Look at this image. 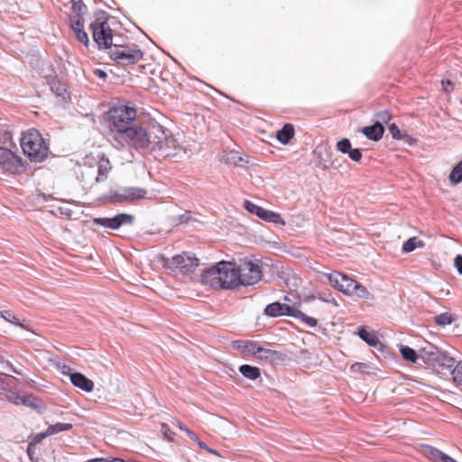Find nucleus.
<instances>
[{"label": "nucleus", "instance_id": "nucleus-14", "mask_svg": "<svg viewBox=\"0 0 462 462\" xmlns=\"http://www.w3.org/2000/svg\"><path fill=\"white\" fill-rule=\"evenodd\" d=\"M22 159L7 148L0 147V167L11 173H17L22 168Z\"/></svg>", "mask_w": 462, "mask_h": 462}, {"label": "nucleus", "instance_id": "nucleus-36", "mask_svg": "<svg viewBox=\"0 0 462 462\" xmlns=\"http://www.w3.org/2000/svg\"><path fill=\"white\" fill-rule=\"evenodd\" d=\"M0 317L14 325L19 326L23 328H24V326L20 322V319L17 318L12 310H1Z\"/></svg>", "mask_w": 462, "mask_h": 462}, {"label": "nucleus", "instance_id": "nucleus-8", "mask_svg": "<svg viewBox=\"0 0 462 462\" xmlns=\"http://www.w3.org/2000/svg\"><path fill=\"white\" fill-rule=\"evenodd\" d=\"M419 352L420 360L433 368L449 369L455 365V358L429 342L420 346Z\"/></svg>", "mask_w": 462, "mask_h": 462}, {"label": "nucleus", "instance_id": "nucleus-52", "mask_svg": "<svg viewBox=\"0 0 462 462\" xmlns=\"http://www.w3.org/2000/svg\"><path fill=\"white\" fill-rule=\"evenodd\" d=\"M192 440H194L195 442L198 441L199 438L197 437L196 434H194L191 430H187V433H186Z\"/></svg>", "mask_w": 462, "mask_h": 462}, {"label": "nucleus", "instance_id": "nucleus-17", "mask_svg": "<svg viewBox=\"0 0 462 462\" xmlns=\"http://www.w3.org/2000/svg\"><path fill=\"white\" fill-rule=\"evenodd\" d=\"M69 378L71 383L82 391L90 393L94 389V383L81 373H71Z\"/></svg>", "mask_w": 462, "mask_h": 462}, {"label": "nucleus", "instance_id": "nucleus-29", "mask_svg": "<svg viewBox=\"0 0 462 462\" xmlns=\"http://www.w3.org/2000/svg\"><path fill=\"white\" fill-rule=\"evenodd\" d=\"M357 334L369 346H375L378 344V337L374 331H368L365 328H360Z\"/></svg>", "mask_w": 462, "mask_h": 462}, {"label": "nucleus", "instance_id": "nucleus-34", "mask_svg": "<svg viewBox=\"0 0 462 462\" xmlns=\"http://www.w3.org/2000/svg\"><path fill=\"white\" fill-rule=\"evenodd\" d=\"M424 245L423 242L418 239L416 236L411 237L408 239L402 245L403 253H411L416 248L422 247Z\"/></svg>", "mask_w": 462, "mask_h": 462}, {"label": "nucleus", "instance_id": "nucleus-12", "mask_svg": "<svg viewBox=\"0 0 462 462\" xmlns=\"http://www.w3.org/2000/svg\"><path fill=\"white\" fill-rule=\"evenodd\" d=\"M239 286H249L257 283L262 279V270L258 261L244 259L237 265Z\"/></svg>", "mask_w": 462, "mask_h": 462}, {"label": "nucleus", "instance_id": "nucleus-6", "mask_svg": "<svg viewBox=\"0 0 462 462\" xmlns=\"http://www.w3.org/2000/svg\"><path fill=\"white\" fill-rule=\"evenodd\" d=\"M158 262L165 269L170 270L174 274L189 276L199 266V259L191 253H182L172 257H166L163 254L158 255Z\"/></svg>", "mask_w": 462, "mask_h": 462}, {"label": "nucleus", "instance_id": "nucleus-47", "mask_svg": "<svg viewBox=\"0 0 462 462\" xmlns=\"http://www.w3.org/2000/svg\"><path fill=\"white\" fill-rule=\"evenodd\" d=\"M455 266L457 267V272L462 274V255L458 254L455 257Z\"/></svg>", "mask_w": 462, "mask_h": 462}, {"label": "nucleus", "instance_id": "nucleus-32", "mask_svg": "<svg viewBox=\"0 0 462 462\" xmlns=\"http://www.w3.org/2000/svg\"><path fill=\"white\" fill-rule=\"evenodd\" d=\"M402 357L410 362L416 363L418 360H420V352L418 353L410 346H402L400 349Z\"/></svg>", "mask_w": 462, "mask_h": 462}, {"label": "nucleus", "instance_id": "nucleus-51", "mask_svg": "<svg viewBox=\"0 0 462 462\" xmlns=\"http://www.w3.org/2000/svg\"><path fill=\"white\" fill-rule=\"evenodd\" d=\"M95 74L100 79H106V73L102 69H96Z\"/></svg>", "mask_w": 462, "mask_h": 462}, {"label": "nucleus", "instance_id": "nucleus-49", "mask_svg": "<svg viewBox=\"0 0 462 462\" xmlns=\"http://www.w3.org/2000/svg\"><path fill=\"white\" fill-rule=\"evenodd\" d=\"M58 368L63 374H70V367L65 364H58Z\"/></svg>", "mask_w": 462, "mask_h": 462}, {"label": "nucleus", "instance_id": "nucleus-41", "mask_svg": "<svg viewBox=\"0 0 462 462\" xmlns=\"http://www.w3.org/2000/svg\"><path fill=\"white\" fill-rule=\"evenodd\" d=\"M337 148L339 152L342 153H347L349 150L351 149V143L349 139L344 138L337 142Z\"/></svg>", "mask_w": 462, "mask_h": 462}, {"label": "nucleus", "instance_id": "nucleus-20", "mask_svg": "<svg viewBox=\"0 0 462 462\" xmlns=\"http://www.w3.org/2000/svg\"><path fill=\"white\" fill-rule=\"evenodd\" d=\"M233 346L236 349L240 350L242 353H246L254 356L258 346V344L254 341L236 340L233 342Z\"/></svg>", "mask_w": 462, "mask_h": 462}, {"label": "nucleus", "instance_id": "nucleus-44", "mask_svg": "<svg viewBox=\"0 0 462 462\" xmlns=\"http://www.w3.org/2000/svg\"><path fill=\"white\" fill-rule=\"evenodd\" d=\"M389 132L394 139L401 140L402 138L401 131L395 124L389 125Z\"/></svg>", "mask_w": 462, "mask_h": 462}, {"label": "nucleus", "instance_id": "nucleus-48", "mask_svg": "<svg viewBox=\"0 0 462 462\" xmlns=\"http://www.w3.org/2000/svg\"><path fill=\"white\" fill-rule=\"evenodd\" d=\"M163 434L169 441L173 440V433L168 429L166 425H162Z\"/></svg>", "mask_w": 462, "mask_h": 462}, {"label": "nucleus", "instance_id": "nucleus-30", "mask_svg": "<svg viewBox=\"0 0 462 462\" xmlns=\"http://www.w3.org/2000/svg\"><path fill=\"white\" fill-rule=\"evenodd\" d=\"M426 451H427V454L434 460L436 461H443V462H451L452 461V457H450L449 456L444 454L442 451H440L439 449L434 448V447H431V446H428L426 448Z\"/></svg>", "mask_w": 462, "mask_h": 462}, {"label": "nucleus", "instance_id": "nucleus-39", "mask_svg": "<svg viewBox=\"0 0 462 462\" xmlns=\"http://www.w3.org/2000/svg\"><path fill=\"white\" fill-rule=\"evenodd\" d=\"M244 207H245V208L248 212L257 216L258 217H260V215H261V213H262V211L263 209V208H262V207H260V206H258V205H256V204H254V203H253V202H251L249 200H245L244 202Z\"/></svg>", "mask_w": 462, "mask_h": 462}, {"label": "nucleus", "instance_id": "nucleus-43", "mask_svg": "<svg viewBox=\"0 0 462 462\" xmlns=\"http://www.w3.org/2000/svg\"><path fill=\"white\" fill-rule=\"evenodd\" d=\"M50 434H47V430L43 432L36 434L32 440L29 443V445H32L33 448L39 443H41L45 438L49 437Z\"/></svg>", "mask_w": 462, "mask_h": 462}, {"label": "nucleus", "instance_id": "nucleus-15", "mask_svg": "<svg viewBox=\"0 0 462 462\" xmlns=\"http://www.w3.org/2000/svg\"><path fill=\"white\" fill-rule=\"evenodd\" d=\"M94 222L104 227L111 229H118L122 225L132 224L134 222V217L129 214H118L114 217H97L94 219Z\"/></svg>", "mask_w": 462, "mask_h": 462}, {"label": "nucleus", "instance_id": "nucleus-22", "mask_svg": "<svg viewBox=\"0 0 462 462\" xmlns=\"http://www.w3.org/2000/svg\"><path fill=\"white\" fill-rule=\"evenodd\" d=\"M258 359L273 362L279 357V353L268 348H263L258 345L255 353L254 354Z\"/></svg>", "mask_w": 462, "mask_h": 462}, {"label": "nucleus", "instance_id": "nucleus-26", "mask_svg": "<svg viewBox=\"0 0 462 462\" xmlns=\"http://www.w3.org/2000/svg\"><path fill=\"white\" fill-rule=\"evenodd\" d=\"M104 199L108 203L128 202L126 187L114 191L111 195L105 197Z\"/></svg>", "mask_w": 462, "mask_h": 462}, {"label": "nucleus", "instance_id": "nucleus-40", "mask_svg": "<svg viewBox=\"0 0 462 462\" xmlns=\"http://www.w3.org/2000/svg\"><path fill=\"white\" fill-rule=\"evenodd\" d=\"M376 122H381V125L387 124L391 118L392 116L388 110H383L375 114Z\"/></svg>", "mask_w": 462, "mask_h": 462}, {"label": "nucleus", "instance_id": "nucleus-2", "mask_svg": "<svg viewBox=\"0 0 462 462\" xmlns=\"http://www.w3.org/2000/svg\"><path fill=\"white\" fill-rule=\"evenodd\" d=\"M204 284L213 288L233 289L239 286L236 263L233 262H219L201 275Z\"/></svg>", "mask_w": 462, "mask_h": 462}, {"label": "nucleus", "instance_id": "nucleus-53", "mask_svg": "<svg viewBox=\"0 0 462 462\" xmlns=\"http://www.w3.org/2000/svg\"><path fill=\"white\" fill-rule=\"evenodd\" d=\"M197 443L200 448L205 450L208 449V447L203 441L199 440V439H198Z\"/></svg>", "mask_w": 462, "mask_h": 462}, {"label": "nucleus", "instance_id": "nucleus-3", "mask_svg": "<svg viewBox=\"0 0 462 462\" xmlns=\"http://www.w3.org/2000/svg\"><path fill=\"white\" fill-rule=\"evenodd\" d=\"M114 141L120 148L128 147L143 150L151 145V126L148 130L138 125L121 130L113 135Z\"/></svg>", "mask_w": 462, "mask_h": 462}, {"label": "nucleus", "instance_id": "nucleus-5", "mask_svg": "<svg viewBox=\"0 0 462 462\" xmlns=\"http://www.w3.org/2000/svg\"><path fill=\"white\" fill-rule=\"evenodd\" d=\"M21 147L30 161L34 162L44 161L49 153V147L42 135L35 129H30L23 134Z\"/></svg>", "mask_w": 462, "mask_h": 462}, {"label": "nucleus", "instance_id": "nucleus-23", "mask_svg": "<svg viewBox=\"0 0 462 462\" xmlns=\"http://www.w3.org/2000/svg\"><path fill=\"white\" fill-rule=\"evenodd\" d=\"M70 3H71L72 13L69 16V22H72V20L74 19L75 16H77V18H79V21H84L83 14L87 11V6L83 3V1L82 0H71Z\"/></svg>", "mask_w": 462, "mask_h": 462}, {"label": "nucleus", "instance_id": "nucleus-10", "mask_svg": "<svg viewBox=\"0 0 462 462\" xmlns=\"http://www.w3.org/2000/svg\"><path fill=\"white\" fill-rule=\"evenodd\" d=\"M112 131L119 134L121 130L131 127L136 118V110L128 106L113 107L108 112Z\"/></svg>", "mask_w": 462, "mask_h": 462}, {"label": "nucleus", "instance_id": "nucleus-9", "mask_svg": "<svg viewBox=\"0 0 462 462\" xmlns=\"http://www.w3.org/2000/svg\"><path fill=\"white\" fill-rule=\"evenodd\" d=\"M110 170V162L105 156L99 159L96 166H81L80 176L83 187L91 189L94 184L106 180Z\"/></svg>", "mask_w": 462, "mask_h": 462}, {"label": "nucleus", "instance_id": "nucleus-54", "mask_svg": "<svg viewBox=\"0 0 462 462\" xmlns=\"http://www.w3.org/2000/svg\"><path fill=\"white\" fill-rule=\"evenodd\" d=\"M178 428L181 430H183L184 432L187 433V430H189L187 427L181 425V424H178Z\"/></svg>", "mask_w": 462, "mask_h": 462}, {"label": "nucleus", "instance_id": "nucleus-25", "mask_svg": "<svg viewBox=\"0 0 462 462\" xmlns=\"http://www.w3.org/2000/svg\"><path fill=\"white\" fill-rule=\"evenodd\" d=\"M259 218H261L266 222L273 223L276 225H281V226L285 225V221L282 219V217L280 214L271 211V210H267L265 208L263 209Z\"/></svg>", "mask_w": 462, "mask_h": 462}, {"label": "nucleus", "instance_id": "nucleus-27", "mask_svg": "<svg viewBox=\"0 0 462 462\" xmlns=\"http://www.w3.org/2000/svg\"><path fill=\"white\" fill-rule=\"evenodd\" d=\"M128 202H135L146 198L147 190L138 187H126Z\"/></svg>", "mask_w": 462, "mask_h": 462}, {"label": "nucleus", "instance_id": "nucleus-45", "mask_svg": "<svg viewBox=\"0 0 462 462\" xmlns=\"http://www.w3.org/2000/svg\"><path fill=\"white\" fill-rule=\"evenodd\" d=\"M348 156L354 162H359L362 159V152L359 149H350L347 152Z\"/></svg>", "mask_w": 462, "mask_h": 462}, {"label": "nucleus", "instance_id": "nucleus-55", "mask_svg": "<svg viewBox=\"0 0 462 462\" xmlns=\"http://www.w3.org/2000/svg\"><path fill=\"white\" fill-rule=\"evenodd\" d=\"M207 451H208L209 453H212V454H217V451L208 448V449H207Z\"/></svg>", "mask_w": 462, "mask_h": 462}, {"label": "nucleus", "instance_id": "nucleus-21", "mask_svg": "<svg viewBox=\"0 0 462 462\" xmlns=\"http://www.w3.org/2000/svg\"><path fill=\"white\" fill-rule=\"evenodd\" d=\"M291 317L299 319L302 324L309 328H315L318 325V320L315 318L310 317L300 310L294 306Z\"/></svg>", "mask_w": 462, "mask_h": 462}, {"label": "nucleus", "instance_id": "nucleus-31", "mask_svg": "<svg viewBox=\"0 0 462 462\" xmlns=\"http://www.w3.org/2000/svg\"><path fill=\"white\" fill-rule=\"evenodd\" d=\"M225 162L227 163H232L236 166H243L244 163H247L248 162L245 160L238 152L236 151H229L225 155Z\"/></svg>", "mask_w": 462, "mask_h": 462}, {"label": "nucleus", "instance_id": "nucleus-1", "mask_svg": "<svg viewBox=\"0 0 462 462\" xmlns=\"http://www.w3.org/2000/svg\"><path fill=\"white\" fill-rule=\"evenodd\" d=\"M151 148L162 157L181 159L186 150L179 143L171 131L162 125H151Z\"/></svg>", "mask_w": 462, "mask_h": 462}, {"label": "nucleus", "instance_id": "nucleus-35", "mask_svg": "<svg viewBox=\"0 0 462 462\" xmlns=\"http://www.w3.org/2000/svg\"><path fill=\"white\" fill-rule=\"evenodd\" d=\"M448 179L453 185H457L462 181V161L455 165L449 173Z\"/></svg>", "mask_w": 462, "mask_h": 462}, {"label": "nucleus", "instance_id": "nucleus-4", "mask_svg": "<svg viewBox=\"0 0 462 462\" xmlns=\"http://www.w3.org/2000/svg\"><path fill=\"white\" fill-rule=\"evenodd\" d=\"M322 275L328 279L331 286L346 296H355L364 300H371L373 298L364 285L346 274L333 272L329 273H324Z\"/></svg>", "mask_w": 462, "mask_h": 462}, {"label": "nucleus", "instance_id": "nucleus-18", "mask_svg": "<svg viewBox=\"0 0 462 462\" xmlns=\"http://www.w3.org/2000/svg\"><path fill=\"white\" fill-rule=\"evenodd\" d=\"M79 18H77V16L74 17L72 22H70V28L77 40L85 46H88L89 39L88 33L84 30V21H79Z\"/></svg>", "mask_w": 462, "mask_h": 462}, {"label": "nucleus", "instance_id": "nucleus-11", "mask_svg": "<svg viewBox=\"0 0 462 462\" xmlns=\"http://www.w3.org/2000/svg\"><path fill=\"white\" fill-rule=\"evenodd\" d=\"M14 380L15 378L13 376H8L4 373L0 374V395L14 404L36 408L37 400L32 394L22 396L17 392L12 390Z\"/></svg>", "mask_w": 462, "mask_h": 462}, {"label": "nucleus", "instance_id": "nucleus-13", "mask_svg": "<svg viewBox=\"0 0 462 462\" xmlns=\"http://www.w3.org/2000/svg\"><path fill=\"white\" fill-rule=\"evenodd\" d=\"M113 46L115 49L111 50L109 56L118 64L124 66L135 64L143 59V52L137 46L128 47L117 42H115Z\"/></svg>", "mask_w": 462, "mask_h": 462}, {"label": "nucleus", "instance_id": "nucleus-37", "mask_svg": "<svg viewBox=\"0 0 462 462\" xmlns=\"http://www.w3.org/2000/svg\"><path fill=\"white\" fill-rule=\"evenodd\" d=\"M453 321L454 318L448 312L440 313L435 317V322L439 326L450 325Z\"/></svg>", "mask_w": 462, "mask_h": 462}, {"label": "nucleus", "instance_id": "nucleus-19", "mask_svg": "<svg viewBox=\"0 0 462 462\" xmlns=\"http://www.w3.org/2000/svg\"><path fill=\"white\" fill-rule=\"evenodd\" d=\"M362 133L372 141H378L384 133V127L381 122H375L373 125L365 126L362 129Z\"/></svg>", "mask_w": 462, "mask_h": 462}, {"label": "nucleus", "instance_id": "nucleus-38", "mask_svg": "<svg viewBox=\"0 0 462 462\" xmlns=\"http://www.w3.org/2000/svg\"><path fill=\"white\" fill-rule=\"evenodd\" d=\"M451 374L454 383L458 386H462V361L455 365Z\"/></svg>", "mask_w": 462, "mask_h": 462}, {"label": "nucleus", "instance_id": "nucleus-7", "mask_svg": "<svg viewBox=\"0 0 462 462\" xmlns=\"http://www.w3.org/2000/svg\"><path fill=\"white\" fill-rule=\"evenodd\" d=\"M89 28L93 40L99 49H110L114 45L112 29L108 24L106 12L96 14L95 20L90 23Z\"/></svg>", "mask_w": 462, "mask_h": 462}, {"label": "nucleus", "instance_id": "nucleus-16", "mask_svg": "<svg viewBox=\"0 0 462 462\" xmlns=\"http://www.w3.org/2000/svg\"><path fill=\"white\" fill-rule=\"evenodd\" d=\"M294 306L285 303L273 302L266 306L264 313L270 317L290 316L292 313Z\"/></svg>", "mask_w": 462, "mask_h": 462}, {"label": "nucleus", "instance_id": "nucleus-24", "mask_svg": "<svg viewBox=\"0 0 462 462\" xmlns=\"http://www.w3.org/2000/svg\"><path fill=\"white\" fill-rule=\"evenodd\" d=\"M293 136L294 128L291 124L284 125L283 127L277 132V140L282 144H287Z\"/></svg>", "mask_w": 462, "mask_h": 462}, {"label": "nucleus", "instance_id": "nucleus-33", "mask_svg": "<svg viewBox=\"0 0 462 462\" xmlns=\"http://www.w3.org/2000/svg\"><path fill=\"white\" fill-rule=\"evenodd\" d=\"M73 428L71 423L57 422L47 428V434L55 435L62 431L70 430Z\"/></svg>", "mask_w": 462, "mask_h": 462}, {"label": "nucleus", "instance_id": "nucleus-50", "mask_svg": "<svg viewBox=\"0 0 462 462\" xmlns=\"http://www.w3.org/2000/svg\"><path fill=\"white\" fill-rule=\"evenodd\" d=\"M442 85L444 86L446 92L449 91L448 87H450L451 89L453 88V83L450 80L442 81Z\"/></svg>", "mask_w": 462, "mask_h": 462}, {"label": "nucleus", "instance_id": "nucleus-46", "mask_svg": "<svg viewBox=\"0 0 462 462\" xmlns=\"http://www.w3.org/2000/svg\"><path fill=\"white\" fill-rule=\"evenodd\" d=\"M26 452L32 462H39V458L34 457L35 448L32 445H28Z\"/></svg>", "mask_w": 462, "mask_h": 462}, {"label": "nucleus", "instance_id": "nucleus-28", "mask_svg": "<svg viewBox=\"0 0 462 462\" xmlns=\"http://www.w3.org/2000/svg\"><path fill=\"white\" fill-rule=\"evenodd\" d=\"M239 372L244 377L250 380H256L261 375L260 369L258 367L252 366L249 365H241L239 367Z\"/></svg>", "mask_w": 462, "mask_h": 462}, {"label": "nucleus", "instance_id": "nucleus-42", "mask_svg": "<svg viewBox=\"0 0 462 462\" xmlns=\"http://www.w3.org/2000/svg\"><path fill=\"white\" fill-rule=\"evenodd\" d=\"M8 370L17 374H21V372L16 370L12 364L8 361H5L2 356H0V374L4 373V371Z\"/></svg>", "mask_w": 462, "mask_h": 462}]
</instances>
